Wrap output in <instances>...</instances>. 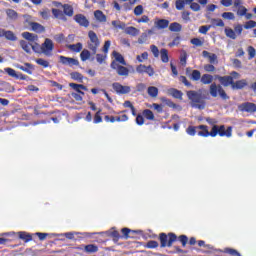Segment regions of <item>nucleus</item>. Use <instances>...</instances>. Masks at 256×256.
<instances>
[{
	"label": "nucleus",
	"mask_w": 256,
	"mask_h": 256,
	"mask_svg": "<svg viewBox=\"0 0 256 256\" xmlns=\"http://www.w3.org/2000/svg\"><path fill=\"white\" fill-rule=\"evenodd\" d=\"M200 81L202 85H210L209 86V93L211 97L222 98L223 101L229 100V95H227V92H225V89H223V86L221 84L213 83V75L211 74H203L200 78Z\"/></svg>",
	"instance_id": "obj_1"
},
{
	"label": "nucleus",
	"mask_w": 256,
	"mask_h": 256,
	"mask_svg": "<svg viewBox=\"0 0 256 256\" xmlns=\"http://www.w3.org/2000/svg\"><path fill=\"white\" fill-rule=\"evenodd\" d=\"M256 27V21L254 20H248L244 23V25L242 24H236L234 25V30L232 28H225L224 32L226 37H228V39H237V37H240V35L243 34V29L249 30V29H255Z\"/></svg>",
	"instance_id": "obj_2"
},
{
	"label": "nucleus",
	"mask_w": 256,
	"mask_h": 256,
	"mask_svg": "<svg viewBox=\"0 0 256 256\" xmlns=\"http://www.w3.org/2000/svg\"><path fill=\"white\" fill-rule=\"evenodd\" d=\"M186 95L189 101H191L192 103L191 105L192 107H194V109H200V110L205 109L207 105V102H205V99H207V96L203 94L202 89H199L198 91L189 90L186 92Z\"/></svg>",
	"instance_id": "obj_3"
},
{
	"label": "nucleus",
	"mask_w": 256,
	"mask_h": 256,
	"mask_svg": "<svg viewBox=\"0 0 256 256\" xmlns=\"http://www.w3.org/2000/svg\"><path fill=\"white\" fill-rule=\"evenodd\" d=\"M88 39V49L91 51L92 55H97V49H99V46L101 45V41L99 40L97 33H95L93 30H90L88 32Z\"/></svg>",
	"instance_id": "obj_4"
},
{
	"label": "nucleus",
	"mask_w": 256,
	"mask_h": 256,
	"mask_svg": "<svg viewBox=\"0 0 256 256\" xmlns=\"http://www.w3.org/2000/svg\"><path fill=\"white\" fill-rule=\"evenodd\" d=\"M232 137L233 135V127L229 126L225 129V125H214L211 129V137Z\"/></svg>",
	"instance_id": "obj_5"
},
{
	"label": "nucleus",
	"mask_w": 256,
	"mask_h": 256,
	"mask_svg": "<svg viewBox=\"0 0 256 256\" xmlns=\"http://www.w3.org/2000/svg\"><path fill=\"white\" fill-rule=\"evenodd\" d=\"M159 241H160V247H173V244L175 241H177V234L170 232L168 234L166 233H160L159 234Z\"/></svg>",
	"instance_id": "obj_6"
},
{
	"label": "nucleus",
	"mask_w": 256,
	"mask_h": 256,
	"mask_svg": "<svg viewBox=\"0 0 256 256\" xmlns=\"http://www.w3.org/2000/svg\"><path fill=\"white\" fill-rule=\"evenodd\" d=\"M230 75L231 76L215 75V79H217L223 87H229V85L233 87V79H237L239 77V74L235 71H232Z\"/></svg>",
	"instance_id": "obj_7"
},
{
	"label": "nucleus",
	"mask_w": 256,
	"mask_h": 256,
	"mask_svg": "<svg viewBox=\"0 0 256 256\" xmlns=\"http://www.w3.org/2000/svg\"><path fill=\"white\" fill-rule=\"evenodd\" d=\"M53 49H55L53 40L46 38L44 43L41 44V53L46 57H51L53 55Z\"/></svg>",
	"instance_id": "obj_8"
},
{
	"label": "nucleus",
	"mask_w": 256,
	"mask_h": 256,
	"mask_svg": "<svg viewBox=\"0 0 256 256\" xmlns=\"http://www.w3.org/2000/svg\"><path fill=\"white\" fill-rule=\"evenodd\" d=\"M110 67L116 71L120 77H129V68L119 65L117 61H112Z\"/></svg>",
	"instance_id": "obj_9"
},
{
	"label": "nucleus",
	"mask_w": 256,
	"mask_h": 256,
	"mask_svg": "<svg viewBox=\"0 0 256 256\" xmlns=\"http://www.w3.org/2000/svg\"><path fill=\"white\" fill-rule=\"evenodd\" d=\"M238 109L241 113H249L250 115H253L256 113V104L253 102H244L238 106Z\"/></svg>",
	"instance_id": "obj_10"
},
{
	"label": "nucleus",
	"mask_w": 256,
	"mask_h": 256,
	"mask_svg": "<svg viewBox=\"0 0 256 256\" xmlns=\"http://www.w3.org/2000/svg\"><path fill=\"white\" fill-rule=\"evenodd\" d=\"M112 89L117 95H128V93H131V86H123V84L119 82H114L112 84Z\"/></svg>",
	"instance_id": "obj_11"
},
{
	"label": "nucleus",
	"mask_w": 256,
	"mask_h": 256,
	"mask_svg": "<svg viewBox=\"0 0 256 256\" xmlns=\"http://www.w3.org/2000/svg\"><path fill=\"white\" fill-rule=\"evenodd\" d=\"M4 71L7 73V75H9V77H13V79H19L20 81H27L29 79V76L15 71V69L13 68H5Z\"/></svg>",
	"instance_id": "obj_12"
},
{
	"label": "nucleus",
	"mask_w": 256,
	"mask_h": 256,
	"mask_svg": "<svg viewBox=\"0 0 256 256\" xmlns=\"http://www.w3.org/2000/svg\"><path fill=\"white\" fill-rule=\"evenodd\" d=\"M59 61L62 65H68V67H75L79 65V60L67 56H59Z\"/></svg>",
	"instance_id": "obj_13"
},
{
	"label": "nucleus",
	"mask_w": 256,
	"mask_h": 256,
	"mask_svg": "<svg viewBox=\"0 0 256 256\" xmlns=\"http://www.w3.org/2000/svg\"><path fill=\"white\" fill-rule=\"evenodd\" d=\"M169 27V20L167 19H154V29H158V31H162L163 29H167Z\"/></svg>",
	"instance_id": "obj_14"
},
{
	"label": "nucleus",
	"mask_w": 256,
	"mask_h": 256,
	"mask_svg": "<svg viewBox=\"0 0 256 256\" xmlns=\"http://www.w3.org/2000/svg\"><path fill=\"white\" fill-rule=\"evenodd\" d=\"M202 56L204 57V59H208L211 65H217V63H219V60L217 59V54L215 53H210L209 51L204 50L202 52Z\"/></svg>",
	"instance_id": "obj_15"
},
{
	"label": "nucleus",
	"mask_w": 256,
	"mask_h": 256,
	"mask_svg": "<svg viewBox=\"0 0 256 256\" xmlns=\"http://www.w3.org/2000/svg\"><path fill=\"white\" fill-rule=\"evenodd\" d=\"M74 21H76L78 25H80V27H85V28L89 27V20L83 14H76L74 16Z\"/></svg>",
	"instance_id": "obj_16"
},
{
	"label": "nucleus",
	"mask_w": 256,
	"mask_h": 256,
	"mask_svg": "<svg viewBox=\"0 0 256 256\" xmlns=\"http://www.w3.org/2000/svg\"><path fill=\"white\" fill-rule=\"evenodd\" d=\"M77 249L79 250L83 249L84 253L91 254V253H97V251H99V246L95 244H88L82 247H78Z\"/></svg>",
	"instance_id": "obj_17"
},
{
	"label": "nucleus",
	"mask_w": 256,
	"mask_h": 256,
	"mask_svg": "<svg viewBox=\"0 0 256 256\" xmlns=\"http://www.w3.org/2000/svg\"><path fill=\"white\" fill-rule=\"evenodd\" d=\"M20 71H24L28 75H33V71H35V66L31 63H25L24 65L17 66Z\"/></svg>",
	"instance_id": "obj_18"
},
{
	"label": "nucleus",
	"mask_w": 256,
	"mask_h": 256,
	"mask_svg": "<svg viewBox=\"0 0 256 256\" xmlns=\"http://www.w3.org/2000/svg\"><path fill=\"white\" fill-rule=\"evenodd\" d=\"M29 26L31 27V30L35 33H45V26L41 25L37 22H29Z\"/></svg>",
	"instance_id": "obj_19"
},
{
	"label": "nucleus",
	"mask_w": 256,
	"mask_h": 256,
	"mask_svg": "<svg viewBox=\"0 0 256 256\" xmlns=\"http://www.w3.org/2000/svg\"><path fill=\"white\" fill-rule=\"evenodd\" d=\"M245 87H247V80L242 79V80H237L236 82L233 80L232 89L234 91L245 89Z\"/></svg>",
	"instance_id": "obj_20"
},
{
	"label": "nucleus",
	"mask_w": 256,
	"mask_h": 256,
	"mask_svg": "<svg viewBox=\"0 0 256 256\" xmlns=\"http://www.w3.org/2000/svg\"><path fill=\"white\" fill-rule=\"evenodd\" d=\"M197 129L201 131L198 132L199 137H211V131L209 132V127L207 125H199Z\"/></svg>",
	"instance_id": "obj_21"
},
{
	"label": "nucleus",
	"mask_w": 256,
	"mask_h": 256,
	"mask_svg": "<svg viewBox=\"0 0 256 256\" xmlns=\"http://www.w3.org/2000/svg\"><path fill=\"white\" fill-rule=\"evenodd\" d=\"M69 87H71V89H73L74 91H76V93H79L80 95H85V92L83 91H87L86 86L82 84L70 83ZM81 89L83 91H81Z\"/></svg>",
	"instance_id": "obj_22"
},
{
	"label": "nucleus",
	"mask_w": 256,
	"mask_h": 256,
	"mask_svg": "<svg viewBox=\"0 0 256 256\" xmlns=\"http://www.w3.org/2000/svg\"><path fill=\"white\" fill-rule=\"evenodd\" d=\"M69 87H71V89H73L74 91H76V93H79L80 95H85V92L83 91H87L86 86L82 84L70 83ZM81 89L83 91H81Z\"/></svg>",
	"instance_id": "obj_23"
},
{
	"label": "nucleus",
	"mask_w": 256,
	"mask_h": 256,
	"mask_svg": "<svg viewBox=\"0 0 256 256\" xmlns=\"http://www.w3.org/2000/svg\"><path fill=\"white\" fill-rule=\"evenodd\" d=\"M121 233H122L121 239L122 237H124V239H129L133 237V236H130L131 233H141V230H131L129 228H122Z\"/></svg>",
	"instance_id": "obj_24"
},
{
	"label": "nucleus",
	"mask_w": 256,
	"mask_h": 256,
	"mask_svg": "<svg viewBox=\"0 0 256 256\" xmlns=\"http://www.w3.org/2000/svg\"><path fill=\"white\" fill-rule=\"evenodd\" d=\"M18 237L25 243H29V241H33V235L29 234L28 232H18Z\"/></svg>",
	"instance_id": "obj_25"
},
{
	"label": "nucleus",
	"mask_w": 256,
	"mask_h": 256,
	"mask_svg": "<svg viewBox=\"0 0 256 256\" xmlns=\"http://www.w3.org/2000/svg\"><path fill=\"white\" fill-rule=\"evenodd\" d=\"M112 55L115 59L113 61H116V63H120V65H127V62L125 61V58L123 57V55H121V53L113 51Z\"/></svg>",
	"instance_id": "obj_26"
},
{
	"label": "nucleus",
	"mask_w": 256,
	"mask_h": 256,
	"mask_svg": "<svg viewBox=\"0 0 256 256\" xmlns=\"http://www.w3.org/2000/svg\"><path fill=\"white\" fill-rule=\"evenodd\" d=\"M5 13L10 21H17L19 19V13L13 9H6Z\"/></svg>",
	"instance_id": "obj_27"
},
{
	"label": "nucleus",
	"mask_w": 256,
	"mask_h": 256,
	"mask_svg": "<svg viewBox=\"0 0 256 256\" xmlns=\"http://www.w3.org/2000/svg\"><path fill=\"white\" fill-rule=\"evenodd\" d=\"M169 31L172 33H180L182 31L183 26L179 24L178 22H172L170 25H168Z\"/></svg>",
	"instance_id": "obj_28"
},
{
	"label": "nucleus",
	"mask_w": 256,
	"mask_h": 256,
	"mask_svg": "<svg viewBox=\"0 0 256 256\" xmlns=\"http://www.w3.org/2000/svg\"><path fill=\"white\" fill-rule=\"evenodd\" d=\"M22 37L23 39H26V41H31V42L39 40V36H37V34H33L30 32H23Z\"/></svg>",
	"instance_id": "obj_29"
},
{
	"label": "nucleus",
	"mask_w": 256,
	"mask_h": 256,
	"mask_svg": "<svg viewBox=\"0 0 256 256\" xmlns=\"http://www.w3.org/2000/svg\"><path fill=\"white\" fill-rule=\"evenodd\" d=\"M126 35H131V37H137L141 31L137 29L136 27L129 26L125 29Z\"/></svg>",
	"instance_id": "obj_30"
},
{
	"label": "nucleus",
	"mask_w": 256,
	"mask_h": 256,
	"mask_svg": "<svg viewBox=\"0 0 256 256\" xmlns=\"http://www.w3.org/2000/svg\"><path fill=\"white\" fill-rule=\"evenodd\" d=\"M94 17L99 21V23H105L107 21V16L103 14V11L96 10L94 12Z\"/></svg>",
	"instance_id": "obj_31"
},
{
	"label": "nucleus",
	"mask_w": 256,
	"mask_h": 256,
	"mask_svg": "<svg viewBox=\"0 0 256 256\" xmlns=\"http://www.w3.org/2000/svg\"><path fill=\"white\" fill-rule=\"evenodd\" d=\"M168 93L173 96L174 99H183V92L178 89L171 88L168 90Z\"/></svg>",
	"instance_id": "obj_32"
},
{
	"label": "nucleus",
	"mask_w": 256,
	"mask_h": 256,
	"mask_svg": "<svg viewBox=\"0 0 256 256\" xmlns=\"http://www.w3.org/2000/svg\"><path fill=\"white\" fill-rule=\"evenodd\" d=\"M160 59L162 63H169V50L162 48L160 50Z\"/></svg>",
	"instance_id": "obj_33"
},
{
	"label": "nucleus",
	"mask_w": 256,
	"mask_h": 256,
	"mask_svg": "<svg viewBox=\"0 0 256 256\" xmlns=\"http://www.w3.org/2000/svg\"><path fill=\"white\" fill-rule=\"evenodd\" d=\"M107 237H111L113 241L117 242L119 239H121V234H119V231L117 230H112L106 232Z\"/></svg>",
	"instance_id": "obj_34"
},
{
	"label": "nucleus",
	"mask_w": 256,
	"mask_h": 256,
	"mask_svg": "<svg viewBox=\"0 0 256 256\" xmlns=\"http://www.w3.org/2000/svg\"><path fill=\"white\" fill-rule=\"evenodd\" d=\"M68 49L74 51V53H81V51L83 50V44L81 42L71 44L68 46Z\"/></svg>",
	"instance_id": "obj_35"
},
{
	"label": "nucleus",
	"mask_w": 256,
	"mask_h": 256,
	"mask_svg": "<svg viewBox=\"0 0 256 256\" xmlns=\"http://www.w3.org/2000/svg\"><path fill=\"white\" fill-rule=\"evenodd\" d=\"M63 9H64L63 10L64 15H66L67 17H73V13H74L73 6L69 4H64Z\"/></svg>",
	"instance_id": "obj_36"
},
{
	"label": "nucleus",
	"mask_w": 256,
	"mask_h": 256,
	"mask_svg": "<svg viewBox=\"0 0 256 256\" xmlns=\"http://www.w3.org/2000/svg\"><path fill=\"white\" fill-rule=\"evenodd\" d=\"M70 77H71V79H73V81H78V83H83V79H85L83 74H81L79 72L70 73Z\"/></svg>",
	"instance_id": "obj_37"
},
{
	"label": "nucleus",
	"mask_w": 256,
	"mask_h": 256,
	"mask_svg": "<svg viewBox=\"0 0 256 256\" xmlns=\"http://www.w3.org/2000/svg\"><path fill=\"white\" fill-rule=\"evenodd\" d=\"M142 115L148 121H155V114H153V111H151L149 109L143 110Z\"/></svg>",
	"instance_id": "obj_38"
},
{
	"label": "nucleus",
	"mask_w": 256,
	"mask_h": 256,
	"mask_svg": "<svg viewBox=\"0 0 256 256\" xmlns=\"http://www.w3.org/2000/svg\"><path fill=\"white\" fill-rule=\"evenodd\" d=\"M191 81H201V71L199 70H192V73L188 75Z\"/></svg>",
	"instance_id": "obj_39"
},
{
	"label": "nucleus",
	"mask_w": 256,
	"mask_h": 256,
	"mask_svg": "<svg viewBox=\"0 0 256 256\" xmlns=\"http://www.w3.org/2000/svg\"><path fill=\"white\" fill-rule=\"evenodd\" d=\"M147 93L149 97L155 98L157 95H159V88L155 86L148 87Z\"/></svg>",
	"instance_id": "obj_40"
},
{
	"label": "nucleus",
	"mask_w": 256,
	"mask_h": 256,
	"mask_svg": "<svg viewBox=\"0 0 256 256\" xmlns=\"http://www.w3.org/2000/svg\"><path fill=\"white\" fill-rule=\"evenodd\" d=\"M4 37H5V39H7L8 41H17V36H16L15 33H13V31H11V30H5V32H4Z\"/></svg>",
	"instance_id": "obj_41"
},
{
	"label": "nucleus",
	"mask_w": 256,
	"mask_h": 256,
	"mask_svg": "<svg viewBox=\"0 0 256 256\" xmlns=\"http://www.w3.org/2000/svg\"><path fill=\"white\" fill-rule=\"evenodd\" d=\"M80 59L83 62L88 61V59H91V51H89L88 49L82 50V52L80 53Z\"/></svg>",
	"instance_id": "obj_42"
},
{
	"label": "nucleus",
	"mask_w": 256,
	"mask_h": 256,
	"mask_svg": "<svg viewBox=\"0 0 256 256\" xmlns=\"http://www.w3.org/2000/svg\"><path fill=\"white\" fill-rule=\"evenodd\" d=\"M211 27H225V22H223L221 19L219 18H212L211 19Z\"/></svg>",
	"instance_id": "obj_43"
},
{
	"label": "nucleus",
	"mask_w": 256,
	"mask_h": 256,
	"mask_svg": "<svg viewBox=\"0 0 256 256\" xmlns=\"http://www.w3.org/2000/svg\"><path fill=\"white\" fill-rule=\"evenodd\" d=\"M20 47H22L23 51H25L26 53H31L32 45L30 43H28L27 41L21 40Z\"/></svg>",
	"instance_id": "obj_44"
},
{
	"label": "nucleus",
	"mask_w": 256,
	"mask_h": 256,
	"mask_svg": "<svg viewBox=\"0 0 256 256\" xmlns=\"http://www.w3.org/2000/svg\"><path fill=\"white\" fill-rule=\"evenodd\" d=\"M145 249H157L159 247V242L155 240H150L144 245Z\"/></svg>",
	"instance_id": "obj_45"
},
{
	"label": "nucleus",
	"mask_w": 256,
	"mask_h": 256,
	"mask_svg": "<svg viewBox=\"0 0 256 256\" xmlns=\"http://www.w3.org/2000/svg\"><path fill=\"white\" fill-rule=\"evenodd\" d=\"M247 11H249L247 7L240 6L239 8H237L236 14L238 17H244L247 14Z\"/></svg>",
	"instance_id": "obj_46"
},
{
	"label": "nucleus",
	"mask_w": 256,
	"mask_h": 256,
	"mask_svg": "<svg viewBox=\"0 0 256 256\" xmlns=\"http://www.w3.org/2000/svg\"><path fill=\"white\" fill-rule=\"evenodd\" d=\"M197 129H199L197 126H188L186 133L191 137H195V135H197Z\"/></svg>",
	"instance_id": "obj_47"
},
{
	"label": "nucleus",
	"mask_w": 256,
	"mask_h": 256,
	"mask_svg": "<svg viewBox=\"0 0 256 256\" xmlns=\"http://www.w3.org/2000/svg\"><path fill=\"white\" fill-rule=\"evenodd\" d=\"M112 25L115 27V29H125L126 27L125 22H121L119 20H113Z\"/></svg>",
	"instance_id": "obj_48"
},
{
	"label": "nucleus",
	"mask_w": 256,
	"mask_h": 256,
	"mask_svg": "<svg viewBox=\"0 0 256 256\" xmlns=\"http://www.w3.org/2000/svg\"><path fill=\"white\" fill-rule=\"evenodd\" d=\"M223 19H228V21H235V14L233 12H224L222 13Z\"/></svg>",
	"instance_id": "obj_49"
},
{
	"label": "nucleus",
	"mask_w": 256,
	"mask_h": 256,
	"mask_svg": "<svg viewBox=\"0 0 256 256\" xmlns=\"http://www.w3.org/2000/svg\"><path fill=\"white\" fill-rule=\"evenodd\" d=\"M93 123H103V117H101V109H99L96 114L94 115Z\"/></svg>",
	"instance_id": "obj_50"
},
{
	"label": "nucleus",
	"mask_w": 256,
	"mask_h": 256,
	"mask_svg": "<svg viewBox=\"0 0 256 256\" xmlns=\"http://www.w3.org/2000/svg\"><path fill=\"white\" fill-rule=\"evenodd\" d=\"M224 253H227L228 255L231 256H241V253H239L237 250L233 248H225Z\"/></svg>",
	"instance_id": "obj_51"
},
{
	"label": "nucleus",
	"mask_w": 256,
	"mask_h": 256,
	"mask_svg": "<svg viewBox=\"0 0 256 256\" xmlns=\"http://www.w3.org/2000/svg\"><path fill=\"white\" fill-rule=\"evenodd\" d=\"M36 63H37V65L44 67V69H47V67H49V61H47L43 58L36 59Z\"/></svg>",
	"instance_id": "obj_52"
},
{
	"label": "nucleus",
	"mask_w": 256,
	"mask_h": 256,
	"mask_svg": "<svg viewBox=\"0 0 256 256\" xmlns=\"http://www.w3.org/2000/svg\"><path fill=\"white\" fill-rule=\"evenodd\" d=\"M107 59V54H96V61L99 65H103Z\"/></svg>",
	"instance_id": "obj_53"
},
{
	"label": "nucleus",
	"mask_w": 256,
	"mask_h": 256,
	"mask_svg": "<svg viewBox=\"0 0 256 256\" xmlns=\"http://www.w3.org/2000/svg\"><path fill=\"white\" fill-rule=\"evenodd\" d=\"M175 7L177 11H183L185 9V1L184 0H176Z\"/></svg>",
	"instance_id": "obj_54"
},
{
	"label": "nucleus",
	"mask_w": 256,
	"mask_h": 256,
	"mask_svg": "<svg viewBox=\"0 0 256 256\" xmlns=\"http://www.w3.org/2000/svg\"><path fill=\"white\" fill-rule=\"evenodd\" d=\"M179 82L183 83V85H185V87H193V84L189 80H187V77H185V76H180Z\"/></svg>",
	"instance_id": "obj_55"
},
{
	"label": "nucleus",
	"mask_w": 256,
	"mask_h": 256,
	"mask_svg": "<svg viewBox=\"0 0 256 256\" xmlns=\"http://www.w3.org/2000/svg\"><path fill=\"white\" fill-rule=\"evenodd\" d=\"M136 59L139 63H143V61H147V59H149V53L144 52L141 55H138Z\"/></svg>",
	"instance_id": "obj_56"
},
{
	"label": "nucleus",
	"mask_w": 256,
	"mask_h": 256,
	"mask_svg": "<svg viewBox=\"0 0 256 256\" xmlns=\"http://www.w3.org/2000/svg\"><path fill=\"white\" fill-rule=\"evenodd\" d=\"M40 15L42 19H49L51 17V11L47 8L43 9L42 11H40Z\"/></svg>",
	"instance_id": "obj_57"
},
{
	"label": "nucleus",
	"mask_w": 256,
	"mask_h": 256,
	"mask_svg": "<svg viewBox=\"0 0 256 256\" xmlns=\"http://www.w3.org/2000/svg\"><path fill=\"white\" fill-rule=\"evenodd\" d=\"M111 47V40H107L104 42V45L102 47V51L104 53V55H107V53H109V48Z\"/></svg>",
	"instance_id": "obj_58"
},
{
	"label": "nucleus",
	"mask_w": 256,
	"mask_h": 256,
	"mask_svg": "<svg viewBox=\"0 0 256 256\" xmlns=\"http://www.w3.org/2000/svg\"><path fill=\"white\" fill-rule=\"evenodd\" d=\"M178 240L180 241V243H182V247H187V243L189 241V238L187 237V235H180L178 237Z\"/></svg>",
	"instance_id": "obj_59"
},
{
	"label": "nucleus",
	"mask_w": 256,
	"mask_h": 256,
	"mask_svg": "<svg viewBox=\"0 0 256 256\" xmlns=\"http://www.w3.org/2000/svg\"><path fill=\"white\" fill-rule=\"evenodd\" d=\"M190 42L192 45H195V47H203V41L199 38H192Z\"/></svg>",
	"instance_id": "obj_60"
},
{
	"label": "nucleus",
	"mask_w": 256,
	"mask_h": 256,
	"mask_svg": "<svg viewBox=\"0 0 256 256\" xmlns=\"http://www.w3.org/2000/svg\"><path fill=\"white\" fill-rule=\"evenodd\" d=\"M134 15H136V17L143 15V5H138L134 8Z\"/></svg>",
	"instance_id": "obj_61"
},
{
	"label": "nucleus",
	"mask_w": 256,
	"mask_h": 256,
	"mask_svg": "<svg viewBox=\"0 0 256 256\" xmlns=\"http://www.w3.org/2000/svg\"><path fill=\"white\" fill-rule=\"evenodd\" d=\"M209 29H211V25L200 26L199 33H201L202 35H207Z\"/></svg>",
	"instance_id": "obj_62"
},
{
	"label": "nucleus",
	"mask_w": 256,
	"mask_h": 256,
	"mask_svg": "<svg viewBox=\"0 0 256 256\" xmlns=\"http://www.w3.org/2000/svg\"><path fill=\"white\" fill-rule=\"evenodd\" d=\"M136 71L140 73V75H143V73L147 72V66L140 64L136 67Z\"/></svg>",
	"instance_id": "obj_63"
},
{
	"label": "nucleus",
	"mask_w": 256,
	"mask_h": 256,
	"mask_svg": "<svg viewBox=\"0 0 256 256\" xmlns=\"http://www.w3.org/2000/svg\"><path fill=\"white\" fill-rule=\"evenodd\" d=\"M248 55H249V59L255 58L256 50L253 46L248 47Z\"/></svg>",
	"instance_id": "obj_64"
}]
</instances>
